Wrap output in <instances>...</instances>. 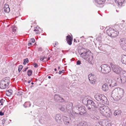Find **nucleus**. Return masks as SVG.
I'll list each match as a JSON object with an SVG mask.
<instances>
[{
  "label": "nucleus",
  "instance_id": "nucleus-33",
  "mask_svg": "<svg viewBox=\"0 0 126 126\" xmlns=\"http://www.w3.org/2000/svg\"><path fill=\"white\" fill-rule=\"evenodd\" d=\"M16 27L15 26L13 27L12 31L13 32H15L16 31Z\"/></svg>",
  "mask_w": 126,
  "mask_h": 126
},
{
  "label": "nucleus",
  "instance_id": "nucleus-64",
  "mask_svg": "<svg viewBox=\"0 0 126 126\" xmlns=\"http://www.w3.org/2000/svg\"><path fill=\"white\" fill-rule=\"evenodd\" d=\"M31 84H32V85H33V84H34V83H33V82H32V83H31Z\"/></svg>",
  "mask_w": 126,
  "mask_h": 126
},
{
  "label": "nucleus",
  "instance_id": "nucleus-21",
  "mask_svg": "<svg viewBox=\"0 0 126 126\" xmlns=\"http://www.w3.org/2000/svg\"><path fill=\"white\" fill-rule=\"evenodd\" d=\"M13 92L11 90H7L6 91V94L7 96H10L12 94Z\"/></svg>",
  "mask_w": 126,
  "mask_h": 126
},
{
  "label": "nucleus",
  "instance_id": "nucleus-54",
  "mask_svg": "<svg viewBox=\"0 0 126 126\" xmlns=\"http://www.w3.org/2000/svg\"><path fill=\"white\" fill-rule=\"evenodd\" d=\"M58 44V43L57 42H55V45H57Z\"/></svg>",
  "mask_w": 126,
  "mask_h": 126
},
{
  "label": "nucleus",
  "instance_id": "nucleus-51",
  "mask_svg": "<svg viewBox=\"0 0 126 126\" xmlns=\"http://www.w3.org/2000/svg\"><path fill=\"white\" fill-rule=\"evenodd\" d=\"M28 67H27V68H25L24 70H23V72H25L28 69Z\"/></svg>",
  "mask_w": 126,
  "mask_h": 126
},
{
  "label": "nucleus",
  "instance_id": "nucleus-55",
  "mask_svg": "<svg viewBox=\"0 0 126 126\" xmlns=\"http://www.w3.org/2000/svg\"><path fill=\"white\" fill-rule=\"evenodd\" d=\"M24 62L23 63V64H26V62H25V61H24Z\"/></svg>",
  "mask_w": 126,
  "mask_h": 126
},
{
  "label": "nucleus",
  "instance_id": "nucleus-37",
  "mask_svg": "<svg viewBox=\"0 0 126 126\" xmlns=\"http://www.w3.org/2000/svg\"><path fill=\"white\" fill-rule=\"evenodd\" d=\"M33 65L35 68H37L38 66L37 64L36 63H34L33 64Z\"/></svg>",
  "mask_w": 126,
  "mask_h": 126
},
{
  "label": "nucleus",
  "instance_id": "nucleus-45",
  "mask_svg": "<svg viewBox=\"0 0 126 126\" xmlns=\"http://www.w3.org/2000/svg\"><path fill=\"white\" fill-rule=\"evenodd\" d=\"M31 41L32 43H33L35 42V40L34 38H32L31 39Z\"/></svg>",
  "mask_w": 126,
  "mask_h": 126
},
{
  "label": "nucleus",
  "instance_id": "nucleus-32",
  "mask_svg": "<svg viewBox=\"0 0 126 126\" xmlns=\"http://www.w3.org/2000/svg\"><path fill=\"white\" fill-rule=\"evenodd\" d=\"M23 66L22 65H20L18 67V71L19 73L21 71L23 68Z\"/></svg>",
  "mask_w": 126,
  "mask_h": 126
},
{
  "label": "nucleus",
  "instance_id": "nucleus-36",
  "mask_svg": "<svg viewBox=\"0 0 126 126\" xmlns=\"http://www.w3.org/2000/svg\"><path fill=\"white\" fill-rule=\"evenodd\" d=\"M81 62L79 60H78L77 62V65H79L81 64Z\"/></svg>",
  "mask_w": 126,
  "mask_h": 126
},
{
  "label": "nucleus",
  "instance_id": "nucleus-34",
  "mask_svg": "<svg viewBox=\"0 0 126 126\" xmlns=\"http://www.w3.org/2000/svg\"><path fill=\"white\" fill-rule=\"evenodd\" d=\"M70 121H64V123L65 125H68L70 124Z\"/></svg>",
  "mask_w": 126,
  "mask_h": 126
},
{
  "label": "nucleus",
  "instance_id": "nucleus-40",
  "mask_svg": "<svg viewBox=\"0 0 126 126\" xmlns=\"http://www.w3.org/2000/svg\"><path fill=\"white\" fill-rule=\"evenodd\" d=\"M22 92L21 91H19L17 93L18 95H20L22 94Z\"/></svg>",
  "mask_w": 126,
  "mask_h": 126
},
{
  "label": "nucleus",
  "instance_id": "nucleus-11",
  "mask_svg": "<svg viewBox=\"0 0 126 126\" xmlns=\"http://www.w3.org/2000/svg\"><path fill=\"white\" fill-rule=\"evenodd\" d=\"M100 113L106 117H110L112 114L110 111H99Z\"/></svg>",
  "mask_w": 126,
  "mask_h": 126
},
{
  "label": "nucleus",
  "instance_id": "nucleus-27",
  "mask_svg": "<svg viewBox=\"0 0 126 126\" xmlns=\"http://www.w3.org/2000/svg\"><path fill=\"white\" fill-rule=\"evenodd\" d=\"M117 85V82L115 81V82H111V83L109 85L111 86L112 87H113L114 86H115Z\"/></svg>",
  "mask_w": 126,
  "mask_h": 126
},
{
  "label": "nucleus",
  "instance_id": "nucleus-1",
  "mask_svg": "<svg viewBox=\"0 0 126 126\" xmlns=\"http://www.w3.org/2000/svg\"><path fill=\"white\" fill-rule=\"evenodd\" d=\"M124 91L122 88H115L112 92L111 96L118 100H119L123 96Z\"/></svg>",
  "mask_w": 126,
  "mask_h": 126
},
{
  "label": "nucleus",
  "instance_id": "nucleus-6",
  "mask_svg": "<svg viewBox=\"0 0 126 126\" xmlns=\"http://www.w3.org/2000/svg\"><path fill=\"white\" fill-rule=\"evenodd\" d=\"M86 111H77V112H75V111H70V114L71 116L73 117H74L76 116L77 115H82L85 116L86 115Z\"/></svg>",
  "mask_w": 126,
  "mask_h": 126
},
{
  "label": "nucleus",
  "instance_id": "nucleus-3",
  "mask_svg": "<svg viewBox=\"0 0 126 126\" xmlns=\"http://www.w3.org/2000/svg\"><path fill=\"white\" fill-rule=\"evenodd\" d=\"M95 99L98 101H101L102 103L107 104V99L106 97L103 95L100 94H97L94 96Z\"/></svg>",
  "mask_w": 126,
  "mask_h": 126
},
{
  "label": "nucleus",
  "instance_id": "nucleus-58",
  "mask_svg": "<svg viewBox=\"0 0 126 126\" xmlns=\"http://www.w3.org/2000/svg\"><path fill=\"white\" fill-rule=\"evenodd\" d=\"M48 79H50L51 78V77L50 76H48Z\"/></svg>",
  "mask_w": 126,
  "mask_h": 126
},
{
  "label": "nucleus",
  "instance_id": "nucleus-23",
  "mask_svg": "<svg viewBox=\"0 0 126 126\" xmlns=\"http://www.w3.org/2000/svg\"><path fill=\"white\" fill-rule=\"evenodd\" d=\"M105 0H95L97 3L99 4H102L104 3Z\"/></svg>",
  "mask_w": 126,
  "mask_h": 126
},
{
  "label": "nucleus",
  "instance_id": "nucleus-46",
  "mask_svg": "<svg viewBox=\"0 0 126 126\" xmlns=\"http://www.w3.org/2000/svg\"><path fill=\"white\" fill-rule=\"evenodd\" d=\"M106 81L107 82H108V83L109 84L111 82V80H109L108 79H107Z\"/></svg>",
  "mask_w": 126,
  "mask_h": 126
},
{
  "label": "nucleus",
  "instance_id": "nucleus-20",
  "mask_svg": "<svg viewBox=\"0 0 126 126\" xmlns=\"http://www.w3.org/2000/svg\"><path fill=\"white\" fill-rule=\"evenodd\" d=\"M125 0H115V2L118 3L119 5L121 6L124 3Z\"/></svg>",
  "mask_w": 126,
  "mask_h": 126
},
{
  "label": "nucleus",
  "instance_id": "nucleus-61",
  "mask_svg": "<svg viewBox=\"0 0 126 126\" xmlns=\"http://www.w3.org/2000/svg\"><path fill=\"white\" fill-rule=\"evenodd\" d=\"M50 58L49 57H48L47 58V60H50Z\"/></svg>",
  "mask_w": 126,
  "mask_h": 126
},
{
  "label": "nucleus",
  "instance_id": "nucleus-49",
  "mask_svg": "<svg viewBox=\"0 0 126 126\" xmlns=\"http://www.w3.org/2000/svg\"><path fill=\"white\" fill-rule=\"evenodd\" d=\"M32 45V43L31 42H29V43H28V45L29 46H31Z\"/></svg>",
  "mask_w": 126,
  "mask_h": 126
},
{
  "label": "nucleus",
  "instance_id": "nucleus-60",
  "mask_svg": "<svg viewBox=\"0 0 126 126\" xmlns=\"http://www.w3.org/2000/svg\"><path fill=\"white\" fill-rule=\"evenodd\" d=\"M89 124H88V126H92L90 124H89Z\"/></svg>",
  "mask_w": 126,
  "mask_h": 126
},
{
  "label": "nucleus",
  "instance_id": "nucleus-15",
  "mask_svg": "<svg viewBox=\"0 0 126 126\" xmlns=\"http://www.w3.org/2000/svg\"><path fill=\"white\" fill-rule=\"evenodd\" d=\"M121 82L125 83L126 81V73H123L120 78Z\"/></svg>",
  "mask_w": 126,
  "mask_h": 126
},
{
  "label": "nucleus",
  "instance_id": "nucleus-7",
  "mask_svg": "<svg viewBox=\"0 0 126 126\" xmlns=\"http://www.w3.org/2000/svg\"><path fill=\"white\" fill-rule=\"evenodd\" d=\"M88 78L91 83L94 84L96 81V77L94 74H91L88 76Z\"/></svg>",
  "mask_w": 126,
  "mask_h": 126
},
{
  "label": "nucleus",
  "instance_id": "nucleus-44",
  "mask_svg": "<svg viewBox=\"0 0 126 126\" xmlns=\"http://www.w3.org/2000/svg\"><path fill=\"white\" fill-rule=\"evenodd\" d=\"M117 79V81L118 82H120V81L121 80L120 79V78H117L116 79Z\"/></svg>",
  "mask_w": 126,
  "mask_h": 126
},
{
  "label": "nucleus",
  "instance_id": "nucleus-50",
  "mask_svg": "<svg viewBox=\"0 0 126 126\" xmlns=\"http://www.w3.org/2000/svg\"><path fill=\"white\" fill-rule=\"evenodd\" d=\"M38 31V29L37 28V27H36V28H35L34 29V31Z\"/></svg>",
  "mask_w": 126,
  "mask_h": 126
},
{
  "label": "nucleus",
  "instance_id": "nucleus-13",
  "mask_svg": "<svg viewBox=\"0 0 126 126\" xmlns=\"http://www.w3.org/2000/svg\"><path fill=\"white\" fill-rule=\"evenodd\" d=\"M92 53L89 50H87V58H88V62L90 64L92 63L91 61L93 59Z\"/></svg>",
  "mask_w": 126,
  "mask_h": 126
},
{
  "label": "nucleus",
  "instance_id": "nucleus-43",
  "mask_svg": "<svg viewBox=\"0 0 126 126\" xmlns=\"http://www.w3.org/2000/svg\"><path fill=\"white\" fill-rule=\"evenodd\" d=\"M64 72V70H63L62 71H60L59 72V74H61L62 73H63Z\"/></svg>",
  "mask_w": 126,
  "mask_h": 126
},
{
  "label": "nucleus",
  "instance_id": "nucleus-24",
  "mask_svg": "<svg viewBox=\"0 0 126 126\" xmlns=\"http://www.w3.org/2000/svg\"><path fill=\"white\" fill-rule=\"evenodd\" d=\"M86 125L87 122H86L83 121L80 123L78 126H86Z\"/></svg>",
  "mask_w": 126,
  "mask_h": 126
},
{
  "label": "nucleus",
  "instance_id": "nucleus-35",
  "mask_svg": "<svg viewBox=\"0 0 126 126\" xmlns=\"http://www.w3.org/2000/svg\"><path fill=\"white\" fill-rule=\"evenodd\" d=\"M68 118L67 117H66L64 116H63V121H64V120H65L66 119H67Z\"/></svg>",
  "mask_w": 126,
  "mask_h": 126
},
{
  "label": "nucleus",
  "instance_id": "nucleus-22",
  "mask_svg": "<svg viewBox=\"0 0 126 126\" xmlns=\"http://www.w3.org/2000/svg\"><path fill=\"white\" fill-rule=\"evenodd\" d=\"M86 53L87 52H86L85 53H82L80 54L81 57L85 60H86L87 59Z\"/></svg>",
  "mask_w": 126,
  "mask_h": 126
},
{
  "label": "nucleus",
  "instance_id": "nucleus-4",
  "mask_svg": "<svg viewBox=\"0 0 126 126\" xmlns=\"http://www.w3.org/2000/svg\"><path fill=\"white\" fill-rule=\"evenodd\" d=\"M101 72L104 74H107L111 71L110 67L107 64H103L101 65Z\"/></svg>",
  "mask_w": 126,
  "mask_h": 126
},
{
  "label": "nucleus",
  "instance_id": "nucleus-10",
  "mask_svg": "<svg viewBox=\"0 0 126 126\" xmlns=\"http://www.w3.org/2000/svg\"><path fill=\"white\" fill-rule=\"evenodd\" d=\"M121 47L123 50H126V39L123 38L121 39L119 41Z\"/></svg>",
  "mask_w": 126,
  "mask_h": 126
},
{
  "label": "nucleus",
  "instance_id": "nucleus-28",
  "mask_svg": "<svg viewBox=\"0 0 126 126\" xmlns=\"http://www.w3.org/2000/svg\"><path fill=\"white\" fill-rule=\"evenodd\" d=\"M59 109L61 110H64L65 109V107L60 105L59 106Z\"/></svg>",
  "mask_w": 126,
  "mask_h": 126
},
{
  "label": "nucleus",
  "instance_id": "nucleus-48",
  "mask_svg": "<svg viewBox=\"0 0 126 126\" xmlns=\"http://www.w3.org/2000/svg\"><path fill=\"white\" fill-rule=\"evenodd\" d=\"M4 112H2L1 111L0 112V116H2L4 115Z\"/></svg>",
  "mask_w": 126,
  "mask_h": 126
},
{
  "label": "nucleus",
  "instance_id": "nucleus-42",
  "mask_svg": "<svg viewBox=\"0 0 126 126\" xmlns=\"http://www.w3.org/2000/svg\"><path fill=\"white\" fill-rule=\"evenodd\" d=\"M44 58L43 56H41L40 57V60L41 61H43L44 60Z\"/></svg>",
  "mask_w": 126,
  "mask_h": 126
},
{
  "label": "nucleus",
  "instance_id": "nucleus-62",
  "mask_svg": "<svg viewBox=\"0 0 126 126\" xmlns=\"http://www.w3.org/2000/svg\"><path fill=\"white\" fill-rule=\"evenodd\" d=\"M2 121L3 122L4 121V122H5V120H4V119H3L2 120Z\"/></svg>",
  "mask_w": 126,
  "mask_h": 126
},
{
  "label": "nucleus",
  "instance_id": "nucleus-16",
  "mask_svg": "<svg viewBox=\"0 0 126 126\" xmlns=\"http://www.w3.org/2000/svg\"><path fill=\"white\" fill-rule=\"evenodd\" d=\"M97 108L100 110H110V109L107 106L101 105V106H98Z\"/></svg>",
  "mask_w": 126,
  "mask_h": 126
},
{
  "label": "nucleus",
  "instance_id": "nucleus-52",
  "mask_svg": "<svg viewBox=\"0 0 126 126\" xmlns=\"http://www.w3.org/2000/svg\"><path fill=\"white\" fill-rule=\"evenodd\" d=\"M70 119L69 118H68L67 119H66L65 120H64V121H70Z\"/></svg>",
  "mask_w": 126,
  "mask_h": 126
},
{
  "label": "nucleus",
  "instance_id": "nucleus-31",
  "mask_svg": "<svg viewBox=\"0 0 126 126\" xmlns=\"http://www.w3.org/2000/svg\"><path fill=\"white\" fill-rule=\"evenodd\" d=\"M45 104L44 101H42L38 105L40 106H44Z\"/></svg>",
  "mask_w": 126,
  "mask_h": 126
},
{
  "label": "nucleus",
  "instance_id": "nucleus-5",
  "mask_svg": "<svg viewBox=\"0 0 126 126\" xmlns=\"http://www.w3.org/2000/svg\"><path fill=\"white\" fill-rule=\"evenodd\" d=\"M106 32L109 36L112 37L117 36L119 33L118 32L110 28L107 30Z\"/></svg>",
  "mask_w": 126,
  "mask_h": 126
},
{
  "label": "nucleus",
  "instance_id": "nucleus-59",
  "mask_svg": "<svg viewBox=\"0 0 126 126\" xmlns=\"http://www.w3.org/2000/svg\"><path fill=\"white\" fill-rule=\"evenodd\" d=\"M31 81H30V80H29L28 81V83H30L31 82Z\"/></svg>",
  "mask_w": 126,
  "mask_h": 126
},
{
  "label": "nucleus",
  "instance_id": "nucleus-57",
  "mask_svg": "<svg viewBox=\"0 0 126 126\" xmlns=\"http://www.w3.org/2000/svg\"><path fill=\"white\" fill-rule=\"evenodd\" d=\"M43 58H44V59H46L47 58V57H45V56H44V57H43Z\"/></svg>",
  "mask_w": 126,
  "mask_h": 126
},
{
  "label": "nucleus",
  "instance_id": "nucleus-8",
  "mask_svg": "<svg viewBox=\"0 0 126 126\" xmlns=\"http://www.w3.org/2000/svg\"><path fill=\"white\" fill-rule=\"evenodd\" d=\"M111 67L113 72L119 74L121 71V68L118 66L116 65L112 64Z\"/></svg>",
  "mask_w": 126,
  "mask_h": 126
},
{
  "label": "nucleus",
  "instance_id": "nucleus-18",
  "mask_svg": "<svg viewBox=\"0 0 126 126\" xmlns=\"http://www.w3.org/2000/svg\"><path fill=\"white\" fill-rule=\"evenodd\" d=\"M121 61L122 63L124 64H126V55H123L122 56Z\"/></svg>",
  "mask_w": 126,
  "mask_h": 126
},
{
  "label": "nucleus",
  "instance_id": "nucleus-47",
  "mask_svg": "<svg viewBox=\"0 0 126 126\" xmlns=\"http://www.w3.org/2000/svg\"><path fill=\"white\" fill-rule=\"evenodd\" d=\"M98 123L100 125H101L102 126H104V125H103L102 122H99Z\"/></svg>",
  "mask_w": 126,
  "mask_h": 126
},
{
  "label": "nucleus",
  "instance_id": "nucleus-19",
  "mask_svg": "<svg viewBox=\"0 0 126 126\" xmlns=\"http://www.w3.org/2000/svg\"><path fill=\"white\" fill-rule=\"evenodd\" d=\"M102 89L103 91H107L108 90V88L107 84L105 83L103 85Z\"/></svg>",
  "mask_w": 126,
  "mask_h": 126
},
{
  "label": "nucleus",
  "instance_id": "nucleus-14",
  "mask_svg": "<svg viewBox=\"0 0 126 126\" xmlns=\"http://www.w3.org/2000/svg\"><path fill=\"white\" fill-rule=\"evenodd\" d=\"M55 120L58 123H61L62 122V119L61 115L60 114H56L55 117Z\"/></svg>",
  "mask_w": 126,
  "mask_h": 126
},
{
  "label": "nucleus",
  "instance_id": "nucleus-38",
  "mask_svg": "<svg viewBox=\"0 0 126 126\" xmlns=\"http://www.w3.org/2000/svg\"><path fill=\"white\" fill-rule=\"evenodd\" d=\"M3 103L4 102L3 101V100L2 99L1 100H0V103H1V105H3Z\"/></svg>",
  "mask_w": 126,
  "mask_h": 126
},
{
  "label": "nucleus",
  "instance_id": "nucleus-26",
  "mask_svg": "<svg viewBox=\"0 0 126 126\" xmlns=\"http://www.w3.org/2000/svg\"><path fill=\"white\" fill-rule=\"evenodd\" d=\"M76 109L78 110H85V108L84 106H82V107H77Z\"/></svg>",
  "mask_w": 126,
  "mask_h": 126
},
{
  "label": "nucleus",
  "instance_id": "nucleus-17",
  "mask_svg": "<svg viewBox=\"0 0 126 126\" xmlns=\"http://www.w3.org/2000/svg\"><path fill=\"white\" fill-rule=\"evenodd\" d=\"M72 38L70 35H68L66 36V41L68 44L69 45L72 44Z\"/></svg>",
  "mask_w": 126,
  "mask_h": 126
},
{
  "label": "nucleus",
  "instance_id": "nucleus-41",
  "mask_svg": "<svg viewBox=\"0 0 126 126\" xmlns=\"http://www.w3.org/2000/svg\"><path fill=\"white\" fill-rule=\"evenodd\" d=\"M24 61H25V62H26V63H28L29 62V61H28V59L27 58H26V59H24Z\"/></svg>",
  "mask_w": 126,
  "mask_h": 126
},
{
  "label": "nucleus",
  "instance_id": "nucleus-39",
  "mask_svg": "<svg viewBox=\"0 0 126 126\" xmlns=\"http://www.w3.org/2000/svg\"><path fill=\"white\" fill-rule=\"evenodd\" d=\"M9 8L8 5L7 4H5L4 6V8Z\"/></svg>",
  "mask_w": 126,
  "mask_h": 126
},
{
  "label": "nucleus",
  "instance_id": "nucleus-53",
  "mask_svg": "<svg viewBox=\"0 0 126 126\" xmlns=\"http://www.w3.org/2000/svg\"><path fill=\"white\" fill-rule=\"evenodd\" d=\"M70 119L69 118H68L67 119H66L65 120H64V121H70Z\"/></svg>",
  "mask_w": 126,
  "mask_h": 126
},
{
  "label": "nucleus",
  "instance_id": "nucleus-12",
  "mask_svg": "<svg viewBox=\"0 0 126 126\" xmlns=\"http://www.w3.org/2000/svg\"><path fill=\"white\" fill-rule=\"evenodd\" d=\"M54 98L55 101L58 102H63L64 101V99L61 97L60 95L58 94L55 95Z\"/></svg>",
  "mask_w": 126,
  "mask_h": 126
},
{
  "label": "nucleus",
  "instance_id": "nucleus-29",
  "mask_svg": "<svg viewBox=\"0 0 126 126\" xmlns=\"http://www.w3.org/2000/svg\"><path fill=\"white\" fill-rule=\"evenodd\" d=\"M32 74V71L31 70H29L27 72V74L29 76H31Z\"/></svg>",
  "mask_w": 126,
  "mask_h": 126
},
{
  "label": "nucleus",
  "instance_id": "nucleus-63",
  "mask_svg": "<svg viewBox=\"0 0 126 126\" xmlns=\"http://www.w3.org/2000/svg\"><path fill=\"white\" fill-rule=\"evenodd\" d=\"M54 70L55 71H57V69L56 68H55L54 69Z\"/></svg>",
  "mask_w": 126,
  "mask_h": 126
},
{
  "label": "nucleus",
  "instance_id": "nucleus-2",
  "mask_svg": "<svg viewBox=\"0 0 126 126\" xmlns=\"http://www.w3.org/2000/svg\"><path fill=\"white\" fill-rule=\"evenodd\" d=\"M10 82L9 78L6 77L0 81V88L1 89H4L6 88L9 85Z\"/></svg>",
  "mask_w": 126,
  "mask_h": 126
},
{
  "label": "nucleus",
  "instance_id": "nucleus-56",
  "mask_svg": "<svg viewBox=\"0 0 126 126\" xmlns=\"http://www.w3.org/2000/svg\"><path fill=\"white\" fill-rule=\"evenodd\" d=\"M74 58H72L71 59V60H72L73 61H74Z\"/></svg>",
  "mask_w": 126,
  "mask_h": 126
},
{
  "label": "nucleus",
  "instance_id": "nucleus-25",
  "mask_svg": "<svg viewBox=\"0 0 126 126\" xmlns=\"http://www.w3.org/2000/svg\"><path fill=\"white\" fill-rule=\"evenodd\" d=\"M121 111H115L114 114L115 116L121 114Z\"/></svg>",
  "mask_w": 126,
  "mask_h": 126
},
{
  "label": "nucleus",
  "instance_id": "nucleus-30",
  "mask_svg": "<svg viewBox=\"0 0 126 126\" xmlns=\"http://www.w3.org/2000/svg\"><path fill=\"white\" fill-rule=\"evenodd\" d=\"M4 11L6 13H9L10 11V9L9 8H4Z\"/></svg>",
  "mask_w": 126,
  "mask_h": 126
},
{
  "label": "nucleus",
  "instance_id": "nucleus-9",
  "mask_svg": "<svg viewBox=\"0 0 126 126\" xmlns=\"http://www.w3.org/2000/svg\"><path fill=\"white\" fill-rule=\"evenodd\" d=\"M94 102L92 100H87V107H88V109L92 110H93L94 108H95V106L93 104Z\"/></svg>",
  "mask_w": 126,
  "mask_h": 126
}]
</instances>
